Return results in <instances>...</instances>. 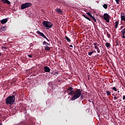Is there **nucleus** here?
<instances>
[{"mask_svg": "<svg viewBox=\"0 0 125 125\" xmlns=\"http://www.w3.org/2000/svg\"><path fill=\"white\" fill-rule=\"evenodd\" d=\"M64 39L68 42H71V40L69 39V38L67 36H65Z\"/></svg>", "mask_w": 125, "mask_h": 125, "instance_id": "17", "label": "nucleus"}, {"mask_svg": "<svg viewBox=\"0 0 125 125\" xmlns=\"http://www.w3.org/2000/svg\"><path fill=\"white\" fill-rule=\"evenodd\" d=\"M55 74H58V72H55Z\"/></svg>", "mask_w": 125, "mask_h": 125, "instance_id": "47", "label": "nucleus"}, {"mask_svg": "<svg viewBox=\"0 0 125 125\" xmlns=\"http://www.w3.org/2000/svg\"><path fill=\"white\" fill-rule=\"evenodd\" d=\"M1 53H0V56H1Z\"/></svg>", "mask_w": 125, "mask_h": 125, "instance_id": "45", "label": "nucleus"}, {"mask_svg": "<svg viewBox=\"0 0 125 125\" xmlns=\"http://www.w3.org/2000/svg\"><path fill=\"white\" fill-rule=\"evenodd\" d=\"M106 93L107 96H110V95H111V92L109 90H107L106 91Z\"/></svg>", "mask_w": 125, "mask_h": 125, "instance_id": "20", "label": "nucleus"}, {"mask_svg": "<svg viewBox=\"0 0 125 125\" xmlns=\"http://www.w3.org/2000/svg\"><path fill=\"white\" fill-rule=\"evenodd\" d=\"M32 6V3L25 2L23 3L21 6V9H25V8H28V7H31Z\"/></svg>", "mask_w": 125, "mask_h": 125, "instance_id": "4", "label": "nucleus"}, {"mask_svg": "<svg viewBox=\"0 0 125 125\" xmlns=\"http://www.w3.org/2000/svg\"><path fill=\"white\" fill-rule=\"evenodd\" d=\"M44 49L47 51H49V50H50V47L46 46L44 47Z\"/></svg>", "mask_w": 125, "mask_h": 125, "instance_id": "18", "label": "nucleus"}, {"mask_svg": "<svg viewBox=\"0 0 125 125\" xmlns=\"http://www.w3.org/2000/svg\"><path fill=\"white\" fill-rule=\"evenodd\" d=\"M119 92H120V91H118V93H119Z\"/></svg>", "mask_w": 125, "mask_h": 125, "instance_id": "49", "label": "nucleus"}, {"mask_svg": "<svg viewBox=\"0 0 125 125\" xmlns=\"http://www.w3.org/2000/svg\"><path fill=\"white\" fill-rule=\"evenodd\" d=\"M69 47H73V45H70Z\"/></svg>", "mask_w": 125, "mask_h": 125, "instance_id": "41", "label": "nucleus"}, {"mask_svg": "<svg viewBox=\"0 0 125 125\" xmlns=\"http://www.w3.org/2000/svg\"><path fill=\"white\" fill-rule=\"evenodd\" d=\"M93 51V52H96V51Z\"/></svg>", "mask_w": 125, "mask_h": 125, "instance_id": "46", "label": "nucleus"}, {"mask_svg": "<svg viewBox=\"0 0 125 125\" xmlns=\"http://www.w3.org/2000/svg\"><path fill=\"white\" fill-rule=\"evenodd\" d=\"M6 30V27L2 26L0 28V32H5Z\"/></svg>", "mask_w": 125, "mask_h": 125, "instance_id": "9", "label": "nucleus"}, {"mask_svg": "<svg viewBox=\"0 0 125 125\" xmlns=\"http://www.w3.org/2000/svg\"><path fill=\"white\" fill-rule=\"evenodd\" d=\"M71 88H73L72 87H69L66 90H65V92H67V93H69V92H71L72 90H70Z\"/></svg>", "mask_w": 125, "mask_h": 125, "instance_id": "12", "label": "nucleus"}, {"mask_svg": "<svg viewBox=\"0 0 125 125\" xmlns=\"http://www.w3.org/2000/svg\"><path fill=\"white\" fill-rule=\"evenodd\" d=\"M103 17L104 20L106 21V22H107V23H109V22H110V19H111V16H110L109 14L107 13H104L103 16Z\"/></svg>", "mask_w": 125, "mask_h": 125, "instance_id": "5", "label": "nucleus"}, {"mask_svg": "<svg viewBox=\"0 0 125 125\" xmlns=\"http://www.w3.org/2000/svg\"><path fill=\"white\" fill-rule=\"evenodd\" d=\"M44 39H45L47 42H49V40H48V39H47V38L46 37V36H44V37H43Z\"/></svg>", "mask_w": 125, "mask_h": 125, "instance_id": "30", "label": "nucleus"}, {"mask_svg": "<svg viewBox=\"0 0 125 125\" xmlns=\"http://www.w3.org/2000/svg\"><path fill=\"white\" fill-rule=\"evenodd\" d=\"M86 14H87V15H88V16H90L91 17V18H92V19L94 21V22L97 21L95 18H94V17L92 16V15L91 14V13H90V12H87V13H86Z\"/></svg>", "mask_w": 125, "mask_h": 125, "instance_id": "6", "label": "nucleus"}, {"mask_svg": "<svg viewBox=\"0 0 125 125\" xmlns=\"http://www.w3.org/2000/svg\"><path fill=\"white\" fill-rule=\"evenodd\" d=\"M123 15H121V20L125 22V14H123Z\"/></svg>", "mask_w": 125, "mask_h": 125, "instance_id": "15", "label": "nucleus"}, {"mask_svg": "<svg viewBox=\"0 0 125 125\" xmlns=\"http://www.w3.org/2000/svg\"><path fill=\"white\" fill-rule=\"evenodd\" d=\"M106 36L108 39H110L111 38V35L109 34V32H106Z\"/></svg>", "mask_w": 125, "mask_h": 125, "instance_id": "23", "label": "nucleus"}, {"mask_svg": "<svg viewBox=\"0 0 125 125\" xmlns=\"http://www.w3.org/2000/svg\"><path fill=\"white\" fill-rule=\"evenodd\" d=\"M44 70L46 73H49L50 72V68L48 66H44Z\"/></svg>", "mask_w": 125, "mask_h": 125, "instance_id": "7", "label": "nucleus"}, {"mask_svg": "<svg viewBox=\"0 0 125 125\" xmlns=\"http://www.w3.org/2000/svg\"><path fill=\"white\" fill-rule=\"evenodd\" d=\"M93 53V51L92 52H88V54L89 56H91V55H92V54Z\"/></svg>", "mask_w": 125, "mask_h": 125, "instance_id": "24", "label": "nucleus"}, {"mask_svg": "<svg viewBox=\"0 0 125 125\" xmlns=\"http://www.w3.org/2000/svg\"><path fill=\"white\" fill-rule=\"evenodd\" d=\"M101 52H102V53H104V52H105V51H104V50H102Z\"/></svg>", "mask_w": 125, "mask_h": 125, "instance_id": "39", "label": "nucleus"}, {"mask_svg": "<svg viewBox=\"0 0 125 125\" xmlns=\"http://www.w3.org/2000/svg\"><path fill=\"white\" fill-rule=\"evenodd\" d=\"M8 21V20H7V19H4L1 21V23L5 24V23H6V22H7Z\"/></svg>", "mask_w": 125, "mask_h": 125, "instance_id": "10", "label": "nucleus"}, {"mask_svg": "<svg viewBox=\"0 0 125 125\" xmlns=\"http://www.w3.org/2000/svg\"><path fill=\"white\" fill-rule=\"evenodd\" d=\"M118 25H119V21H116L115 22V29H117V28H118Z\"/></svg>", "mask_w": 125, "mask_h": 125, "instance_id": "19", "label": "nucleus"}, {"mask_svg": "<svg viewBox=\"0 0 125 125\" xmlns=\"http://www.w3.org/2000/svg\"><path fill=\"white\" fill-rule=\"evenodd\" d=\"M2 49H4V50H5V49H7V47L4 46L1 47Z\"/></svg>", "mask_w": 125, "mask_h": 125, "instance_id": "25", "label": "nucleus"}, {"mask_svg": "<svg viewBox=\"0 0 125 125\" xmlns=\"http://www.w3.org/2000/svg\"><path fill=\"white\" fill-rule=\"evenodd\" d=\"M56 11L57 12V13H59L60 14H63V11H62L60 8H57L56 9Z\"/></svg>", "mask_w": 125, "mask_h": 125, "instance_id": "8", "label": "nucleus"}, {"mask_svg": "<svg viewBox=\"0 0 125 125\" xmlns=\"http://www.w3.org/2000/svg\"><path fill=\"white\" fill-rule=\"evenodd\" d=\"M105 46H106L107 48H111V44H110V43L106 42L105 43Z\"/></svg>", "mask_w": 125, "mask_h": 125, "instance_id": "14", "label": "nucleus"}, {"mask_svg": "<svg viewBox=\"0 0 125 125\" xmlns=\"http://www.w3.org/2000/svg\"><path fill=\"white\" fill-rule=\"evenodd\" d=\"M115 44H116V46L119 45V43L117 41L115 42Z\"/></svg>", "mask_w": 125, "mask_h": 125, "instance_id": "31", "label": "nucleus"}, {"mask_svg": "<svg viewBox=\"0 0 125 125\" xmlns=\"http://www.w3.org/2000/svg\"><path fill=\"white\" fill-rule=\"evenodd\" d=\"M46 43H47V42H46L45 41H44L43 42V45L46 44Z\"/></svg>", "mask_w": 125, "mask_h": 125, "instance_id": "34", "label": "nucleus"}, {"mask_svg": "<svg viewBox=\"0 0 125 125\" xmlns=\"http://www.w3.org/2000/svg\"><path fill=\"white\" fill-rule=\"evenodd\" d=\"M90 76L89 75H88V77H87L88 81H89V80H90Z\"/></svg>", "mask_w": 125, "mask_h": 125, "instance_id": "36", "label": "nucleus"}, {"mask_svg": "<svg viewBox=\"0 0 125 125\" xmlns=\"http://www.w3.org/2000/svg\"><path fill=\"white\" fill-rule=\"evenodd\" d=\"M102 50H104V51H105V48H104V47H102Z\"/></svg>", "mask_w": 125, "mask_h": 125, "instance_id": "37", "label": "nucleus"}, {"mask_svg": "<svg viewBox=\"0 0 125 125\" xmlns=\"http://www.w3.org/2000/svg\"><path fill=\"white\" fill-rule=\"evenodd\" d=\"M93 44H94V45H95V46H96V45H98V46H99V44H97V43H96V42L94 43Z\"/></svg>", "mask_w": 125, "mask_h": 125, "instance_id": "33", "label": "nucleus"}, {"mask_svg": "<svg viewBox=\"0 0 125 125\" xmlns=\"http://www.w3.org/2000/svg\"><path fill=\"white\" fill-rule=\"evenodd\" d=\"M97 51L98 53H100V49L99 48L97 49Z\"/></svg>", "mask_w": 125, "mask_h": 125, "instance_id": "32", "label": "nucleus"}, {"mask_svg": "<svg viewBox=\"0 0 125 125\" xmlns=\"http://www.w3.org/2000/svg\"><path fill=\"white\" fill-rule=\"evenodd\" d=\"M46 44V45H50V43H47Z\"/></svg>", "mask_w": 125, "mask_h": 125, "instance_id": "40", "label": "nucleus"}, {"mask_svg": "<svg viewBox=\"0 0 125 125\" xmlns=\"http://www.w3.org/2000/svg\"><path fill=\"white\" fill-rule=\"evenodd\" d=\"M114 97H117V95L116 94V95L114 96Z\"/></svg>", "mask_w": 125, "mask_h": 125, "instance_id": "43", "label": "nucleus"}, {"mask_svg": "<svg viewBox=\"0 0 125 125\" xmlns=\"http://www.w3.org/2000/svg\"><path fill=\"white\" fill-rule=\"evenodd\" d=\"M83 16L84 18H85V19H87V20H88L89 21H91V20L90 19V18H89L87 16H85V15H83Z\"/></svg>", "mask_w": 125, "mask_h": 125, "instance_id": "16", "label": "nucleus"}, {"mask_svg": "<svg viewBox=\"0 0 125 125\" xmlns=\"http://www.w3.org/2000/svg\"><path fill=\"white\" fill-rule=\"evenodd\" d=\"M125 96L124 95V96H123V100H125Z\"/></svg>", "mask_w": 125, "mask_h": 125, "instance_id": "38", "label": "nucleus"}, {"mask_svg": "<svg viewBox=\"0 0 125 125\" xmlns=\"http://www.w3.org/2000/svg\"><path fill=\"white\" fill-rule=\"evenodd\" d=\"M112 96H115V95H114V94H112Z\"/></svg>", "mask_w": 125, "mask_h": 125, "instance_id": "44", "label": "nucleus"}, {"mask_svg": "<svg viewBox=\"0 0 125 125\" xmlns=\"http://www.w3.org/2000/svg\"><path fill=\"white\" fill-rule=\"evenodd\" d=\"M38 34L40 35V36H41V37H42V38H44L45 35L43 33L41 32V31H37Z\"/></svg>", "mask_w": 125, "mask_h": 125, "instance_id": "13", "label": "nucleus"}, {"mask_svg": "<svg viewBox=\"0 0 125 125\" xmlns=\"http://www.w3.org/2000/svg\"><path fill=\"white\" fill-rule=\"evenodd\" d=\"M112 89H113V90H114V91H117V88H116V87H113L112 88Z\"/></svg>", "mask_w": 125, "mask_h": 125, "instance_id": "26", "label": "nucleus"}, {"mask_svg": "<svg viewBox=\"0 0 125 125\" xmlns=\"http://www.w3.org/2000/svg\"><path fill=\"white\" fill-rule=\"evenodd\" d=\"M103 7L105 9H107V8H108V5H107V4H104Z\"/></svg>", "mask_w": 125, "mask_h": 125, "instance_id": "21", "label": "nucleus"}, {"mask_svg": "<svg viewBox=\"0 0 125 125\" xmlns=\"http://www.w3.org/2000/svg\"><path fill=\"white\" fill-rule=\"evenodd\" d=\"M41 11H42V12H43V11H44V10H41Z\"/></svg>", "mask_w": 125, "mask_h": 125, "instance_id": "42", "label": "nucleus"}, {"mask_svg": "<svg viewBox=\"0 0 125 125\" xmlns=\"http://www.w3.org/2000/svg\"><path fill=\"white\" fill-rule=\"evenodd\" d=\"M27 56H28L29 58H33V56H32V55H28Z\"/></svg>", "mask_w": 125, "mask_h": 125, "instance_id": "28", "label": "nucleus"}, {"mask_svg": "<svg viewBox=\"0 0 125 125\" xmlns=\"http://www.w3.org/2000/svg\"><path fill=\"white\" fill-rule=\"evenodd\" d=\"M53 74V73L52 72V73H51V74Z\"/></svg>", "mask_w": 125, "mask_h": 125, "instance_id": "50", "label": "nucleus"}, {"mask_svg": "<svg viewBox=\"0 0 125 125\" xmlns=\"http://www.w3.org/2000/svg\"><path fill=\"white\" fill-rule=\"evenodd\" d=\"M53 74V73L52 72V73H51V74Z\"/></svg>", "mask_w": 125, "mask_h": 125, "instance_id": "51", "label": "nucleus"}, {"mask_svg": "<svg viewBox=\"0 0 125 125\" xmlns=\"http://www.w3.org/2000/svg\"><path fill=\"white\" fill-rule=\"evenodd\" d=\"M70 90H71V91L68 93V95L72 96L71 98V101H75V100H77V99H78V98H80V97L81 100H83V95L82 94V91H83V90L81 89H77L75 90L74 88H71Z\"/></svg>", "mask_w": 125, "mask_h": 125, "instance_id": "1", "label": "nucleus"}, {"mask_svg": "<svg viewBox=\"0 0 125 125\" xmlns=\"http://www.w3.org/2000/svg\"><path fill=\"white\" fill-rule=\"evenodd\" d=\"M94 47H95V49H98V46H97V45L95 46Z\"/></svg>", "mask_w": 125, "mask_h": 125, "instance_id": "35", "label": "nucleus"}, {"mask_svg": "<svg viewBox=\"0 0 125 125\" xmlns=\"http://www.w3.org/2000/svg\"><path fill=\"white\" fill-rule=\"evenodd\" d=\"M15 96H16V93L15 92L13 93L12 96H9L5 99V104L6 105H13L15 102Z\"/></svg>", "mask_w": 125, "mask_h": 125, "instance_id": "2", "label": "nucleus"}, {"mask_svg": "<svg viewBox=\"0 0 125 125\" xmlns=\"http://www.w3.org/2000/svg\"><path fill=\"white\" fill-rule=\"evenodd\" d=\"M42 24L43 26V27L45 28L46 30H49L50 28H52V27H53V24H52V23L48 21H43L42 22Z\"/></svg>", "mask_w": 125, "mask_h": 125, "instance_id": "3", "label": "nucleus"}, {"mask_svg": "<svg viewBox=\"0 0 125 125\" xmlns=\"http://www.w3.org/2000/svg\"><path fill=\"white\" fill-rule=\"evenodd\" d=\"M121 33H122L123 38L125 39V28H124L122 30H121Z\"/></svg>", "mask_w": 125, "mask_h": 125, "instance_id": "11", "label": "nucleus"}, {"mask_svg": "<svg viewBox=\"0 0 125 125\" xmlns=\"http://www.w3.org/2000/svg\"><path fill=\"white\" fill-rule=\"evenodd\" d=\"M0 125H2V124L0 123Z\"/></svg>", "mask_w": 125, "mask_h": 125, "instance_id": "48", "label": "nucleus"}, {"mask_svg": "<svg viewBox=\"0 0 125 125\" xmlns=\"http://www.w3.org/2000/svg\"><path fill=\"white\" fill-rule=\"evenodd\" d=\"M117 99H119V97L117 96V97H114V100H117Z\"/></svg>", "mask_w": 125, "mask_h": 125, "instance_id": "29", "label": "nucleus"}, {"mask_svg": "<svg viewBox=\"0 0 125 125\" xmlns=\"http://www.w3.org/2000/svg\"><path fill=\"white\" fill-rule=\"evenodd\" d=\"M4 2L7 3V4H10L11 2L8 0H5Z\"/></svg>", "mask_w": 125, "mask_h": 125, "instance_id": "22", "label": "nucleus"}, {"mask_svg": "<svg viewBox=\"0 0 125 125\" xmlns=\"http://www.w3.org/2000/svg\"><path fill=\"white\" fill-rule=\"evenodd\" d=\"M120 0H116V2L117 4H119L120 3Z\"/></svg>", "mask_w": 125, "mask_h": 125, "instance_id": "27", "label": "nucleus"}]
</instances>
